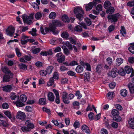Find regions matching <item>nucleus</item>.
Segmentation results:
<instances>
[{
    "label": "nucleus",
    "instance_id": "nucleus-35",
    "mask_svg": "<svg viewBox=\"0 0 134 134\" xmlns=\"http://www.w3.org/2000/svg\"><path fill=\"white\" fill-rule=\"evenodd\" d=\"M84 20L85 22L86 23L87 26H90L91 24V20L89 18H85Z\"/></svg>",
    "mask_w": 134,
    "mask_h": 134
},
{
    "label": "nucleus",
    "instance_id": "nucleus-1",
    "mask_svg": "<svg viewBox=\"0 0 134 134\" xmlns=\"http://www.w3.org/2000/svg\"><path fill=\"white\" fill-rule=\"evenodd\" d=\"M49 27H45L44 28V30L45 32H52L53 34L55 35H57L58 33V31L56 30V27L53 24V23H50L49 24Z\"/></svg>",
    "mask_w": 134,
    "mask_h": 134
},
{
    "label": "nucleus",
    "instance_id": "nucleus-20",
    "mask_svg": "<svg viewBox=\"0 0 134 134\" xmlns=\"http://www.w3.org/2000/svg\"><path fill=\"white\" fill-rule=\"evenodd\" d=\"M82 130L83 131L87 133H89L90 132V130L89 128L86 125H84L82 126Z\"/></svg>",
    "mask_w": 134,
    "mask_h": 134
},
{
    "label": "nucleus",
    "instance_id": "nucleus-34",
    "mask_svg": "<svg viewBox=\"0 0 134 134\" xmlns=\"http://www.w3.org/2000/svg\"><path fill=\"white\" fill-rule=\"evenodd\" d=\"M75 31L80 32L82 31V29L81 26L78 25L76 26L74 29Z\"/></svg>",
    "mask_w": 134,
    "mask_h": 134
},
{
    "label": "nucleus",
    "instance_id": "nucleus-8",
    "mask_svg": "<svg viewBox=\"0 0 134 134\" xmlns=\"http://www.w3.org/2000/svg\"><path fill=\"white\" fill-rule=\"evenodd\" d=\"M118 73V69L116 68H114L112 69L111 71L109 73V74L112 77H115L117 75Z\"/></svg>",
    "mask_w": 134,
    "mask_h": 134
},
{
    "label": "nucleus",
    "instance_id": "nucleus-41",
    "mask_svg": "<svg viewBox=\"0 0 134 134\" xmlns=\"http://www.w3.org/2000/svg\"><path fill=\"white\" fill-rule=\"evenodd\" d=\"M40 54L42 55L47 56L48 55H51L52 54V52L51 51L49 52H42L40 53Z\"/></svg>",
    "mask_w": 134,
    "mask_h": 134
},
{
    "label": "nucleus",
    "instance_id": "nucleus-55",
    "mask_svg": "<svg viewBox=\"0 0 134 134\" xmlns=\"http://www.w3.org/2000/svg\"><path fill=\"white\" fill-rule=\"evenodd\" d=\"M15 49L17 56L18 57H20L21 55V53L20 52V50L18 48H16Z\"/></svg>",
    "mask_w": 134,
    "mask_h": 134
},
{
    "label": "nucleus",
    "instance_id": "nucleus-49",
    "mask_svg": "<svg viewBox=\"0 0 134 134\" xmlns=\"http://www.w3.org/2000/svg\"><path fill=\"white\" fill-rule=\"evenodd\" d=\"M54 80L53 77L51 78L49 81L47 83L48 86H52L54 83Z\"/></svg>",
    "mask_w": 134,
    "mask_h": 134
},
{
    "label": "nucleus",
    "instance_id": "nucleus-60",
    "mask_svg": "<svg viewBox=\"0 0 134 134\" xmlns=\"http://www.w3.org/2000/svg\"><path fill=\"white\" fill-rule=\"evenodd\" d=\"M68 94L66 92H63L62 94V99H67V96Z\"/></svg>",
    "mask_w": 134,
    "mask_h": 134
},
{
    "label": "nucleus",
    "instance_id": "nucleus-16",
    "mask_svg": "<svg viewBox=\"0 0 134 134\" xmlns=\"http://www.w3.org/2000/svg\"><path fill=\"white\" fill-rule=\"evenodd\" d=\"M48 100L51 101H54V96L53 93L52 92H49L48 95Z\"/></svg>",
    "mask_w": 134,
    "mask_h": 134
},
{
    "label": "nucleus",
    "instance_id": "nucleus-15",
    "mask_svg": "<svg viewBox=\"0 0 134 134\" xmlns=\"http://www.w3.org/2000/svg\"><path fill=\"white\" fill-rule=\"evenodd\" d=\"M2 71L4 73L7 74H10L11 73V71L9 70V69L6 66L2 67L1 68Z\"/></svg>",
    "mask_w": 134,
    "mask_h": 134
},
{
    "label": "nucleus",
    "instance_id": "nucleus-12",
    "mask_svg": "<svg viewBox=\"0 0 134 134\" xmlns=\"http://www.w3.org/2000/svg\"><path fill=\"white\" fill-rule=\"evenodd\" d=\"M13 103L14 104H15L18 107H22L24 106V105L23 103H22L20 101L19 96L18 97V98L17 99V101L15 102H13Z\"/></svg>",
    "mask_w": 134,
    "mask_h": 134
},
{
    "label": "nucleus",
    "instance_id": "nucleus-6",
    "mask_svg": "<svg viewBox=\"0 0 134 134\" xmlns=\"http://www.w3.org/2000/svg\"><path fill=\"white\" fill-rule=\"evenodd\" d=\"M96 11L95 10H93V13L94 14L98 15L99 14V12L102 10V6L101 4H98L96 8Z\"/></svg>",
    "mask_w": 134,
    "mask_h": 134
},
{
    "label": "nucleus",
    "instance_id": "nucleus-3",
    "mask_svg": "<svg viewBox=\"0 0 134 134\" xmlns=\"http://www.w3.org/2000/svg\"><path fill=\"white\" fill-rule=\"evenodd\" d=\"M56 57L57 58V61L59 63H62L65 60V56L62 53H59L57 54Z\"/></svg>",
    "mask_w": 134,
    "mask_h": 134
},
{
    "label": "nucleus",
    "instance_id": "nucleus-43",
    "mask_svg": "<svg viewBox=\"0 0 134 134\" xmlns=\"http://www.w3.org/2000/svg\"><path fill=\"white\" fill-rule=\"evenodd\" d=\"M20 97L21 101L23 102H25L27 99V97L25 94L21 95Z\"/></svg>",
    "mask_w": 134,
    "mask_h": 134
},
{
    "label": "nucleus",
    "instance_id": "nucleus-14",
    "mask_svg": "<svg viewBox=\"0 0 134 134\" xmlns=\"http://www.w3.org/2000/svg\"><path fill=\"white\" fill-rule=\"evenodd\" d=\"M128 123L130 127L132 129H134L133 127L134 126V117L128 120Z\"/></svg>",
    "mask_w": 134,
    "mask_h": 134
},
{
    "label": "nucleus",
    "instance_id": "nucleus-64",
    "mask_svg": "<svg viewBox=\"0 0 134 134\" xmlns=\"http://www.w3.org/2000/svg\"><path fill=\"white\" fill-rule=\"evenodd\" d=\"M78 64L77 62L75 61H73L70 63L69 65L70 66H73L75 65H77Z\"/></svg>",
    "mask_w": 134,
    "mask_h": 134
},
{
    "label": "nucleus",
    "instance_id": "nucleus-56",
    "mask_svg": "<svg viewBox=\"0 0 134 134\" xmlns=\"http://www.w3.org/2000/svg\"><path fill=\"white\" fill-rule=\"evenodd\" d=\"M68 39H69L70 43L73 44H76V41L75 39L72 37H70Z\"/></svg>",
    "mask_w": 134,
    "mask_h": 134
},
{
    "label": "nucleus",
    "instance_id": "nucleus-13",
    "mask_svg": "<svg viewBox=\"0 0 134 134\" xmlns=\"http://www.w3.org/2000/svg\"><path fill=\"white\" fill-rule=\"evenodd\" d=\"M3 90L6 92H10L12 90V88L11 85H8L3 87Z\"/></svg>",
    "mask_w": 134,
    "mask_h": 134
},
{
    "label": "nucleus",
    "instance_id": "nucleus-44",
    "mask_svg": "<svg viewBox=\"0 0 134 134\" xmlns=\"http://www.w3.org/2000/svg\"><path fill=\"white\" fill-rule=\"evenodd\" d=\"M39 103L41 105H44L46 104V99L44 98H41L40 99Z\"/></svg>",
    "mask_w": 134,
    "mask_h": 134
},
{
    "label": "nucleus",
    "instance_id": "nucleus-23",
    "mask_svg": "<svg viewBox=\"0 0 134 134\" xmlns=\"http://www.w3.org/2000/svg\"><path fill=\"white\" fill-rule=\"evenodd\" d=\"M76 70L77 72L81 73L83 71V68L81 65H79L77 66Z\"/></svg>",
    "mask_w": 134,
    "mask_h": 134
},
{
    "label": "nucleus",
    "instance_id": "nucleus-62",
    "mask_svg": "<svg viewBox=\"0 0 134 134\" xmlns=\"http://www.w3.org/2000/svg\"><path fill=\"white\" fill-rule=\"evenodd\" d=\"M85 65V67L86 66V69L88 71H91V69L90 64L87 63H86Z\"/></svg>",
    "mask_w": 134,
    "mask_h": 134
},
{
    "label": "nucleus",
    "instance_id": "nucleus-17",
    "mask_svg": "<svg viewBox=\"0 0 134 134\" xmlns=\"http://www.w3.org/2000/svg\"><path fill=\"white\" fill-rule=\"evenodd\" d=\"M25 124L27 127L30 129H32L34 127L33 124L32 123L30 120L27 121L25 122Z\"/></svg>",
    "mask_w": 134,
    "mask_h": 134
},
{
    "label": "nucleus",
    "instance_id": "nucleus-58",
    "mask_svg": "<svg viewBox=\"0 0 134 134\" xmlns=\"http://www.w3.org/2000/svg\"><path fill=\"white\" fill-rule=\"evenodd\" d=\"M100 133L101 134H108V131L106 129H102L101 130Z\"/></svg>",
    "mask_w": 134,
    "mask_h": 134
},
{
    "label": "nucleus",
    "instance_id": "nucleus-22",
    "mask_svg": "<svg viewBox=\"0 0 134 134\" xmlns=\"http://www.w3.org/2000/svg\"><path fill=\"white\" fill-rule=\"evenodd\" d=\"M111 3L110 2L106 1L104 3V6L105 9H108L109 8L111 7Z\"/></svg>",
    "mask_w": 134,
    "mask_h": 134
},
{
    "label": "nucleus",
    "instance_id": "nucleus-45",
    "mask_svg": "<svg viewBox=\"0 0 134 134\" xmlns=\"http://www.w3.org/2000/svg\"><path fill=\"white\" fill-rule=\"evenodd\" d=\"M120 93L122 96H125L127 94V91L126 90L123 89L121 90Z\"/></svg>",
    "mask_w": 134,
    "mask_h": 134
},
{
    "label": "nucleus",
    "instance_id": "nucleus-26",
    "mask_svg": "<svg viewBox=\"0 0 134 134\" xmlns=\"http://www.w3.org/2000/svg\"><path fill=\"white\" fill-rule=\"evenodd\" d=\"M125 70L127 74H129L133 71V69L128 66H126L125 68Z\"/></svg>",
    "mask_w": 134,
    "mask_h": 134
},
{
    "label": "nucleus",
    "instance_id": "nucleus-51",
    "mask_svg": "<svg viewBox=\"0 0 134 134\" xmlns=\"http://www.w3.org/2000/svg\"><path fill=\"white\" fill-rule=\"evenodd\" d=\"M116 60L117 64H118V65H120L123 63V61L122 59L120 58H117Z\"/></svg>",
    "mask_w": 134,
    "mask_h": 134
},
{
    "label": "nucleus",
    "instance_id": "nucleus-40",
    "mask_svg": "<svg viewBox=\"0 0 134 134\" xmlns=\"http://www.w3.org/2000/svg\"><path fill=\"white\" fill-rule=\"evenodd\" d=\"M61 36L62 37L65 38L66 39H68V37L69 36V34L66 32H63L61 34Z\"/></svg>",
    "mask_w": 134,
    "mask_h": 134
},
{
    "label": "nucleus",
    "instance_id": "nucleus-36",
    "mask_svg": "<svg viewBox=\"0 0 134 134\" xmlns=\"http://www.w3.org/2000/svg\"><path fill=\"white\" fill-rule=\"evenodd\" d=\"M65 45L71 51L72 50L73 45L71 44L70 42L68 41H66L65 43Z\"/></svg>",
    "mask_w": 134,
    "mask_h": 134
},
{
    "label": "nucleus",
    "instance_id": "nucleus-61",
    "mask_svg": "<svg viewBox=\"0 0 134 134\" xmlns=\"http://www.w3.org/2000/svg\"><path fill=\"white\" fill-rule=\"evenodd\" d=\"M101 115V113H99V114L96 115L95 117L93 118V119H94L95 121H97L99 120L100 118Z\"/></svg>",
    "mask_w": 134,
    "mask_h": 134
},
{
    "label": "nucleus",
    "instance_id": "nucleus-5",
    "mask_svg": "<svg viewBox=\"0 0 134 134\" xmlns=\"http://www.w3.org/2000/svg\"><path fill=\"white\" fill-rule=\"evenodd\" d=\"M14 28L13 27L10 26L6 30V31L7 34L8 35L12 36L14 32Z\"/></svg>",
    "mask_w": 134,
    "mask_h": 134
},
{
    "label": "nucleus",
    "instance_id": "nucleus-27",
    "mask_svg": "<svg viewBox=\"0 0 134 134\" xmlns=\"http://www.w3.org/2000/svg\"><path fill=\"white\" fill-rule=\"evenodd\" d=\"M52 23L56 27L57 26H61L60 21L59 20H54L52 21Z\"/></svg>",
    "mask_w": 134,
    "mask_h": 134
},
{
    "label": "nucleus",
    "instance_id": "nucleus-63",
    "mask_svg": "<svg viewBox=\"0 0 134 134\" xmlns=\"http://www.w3.org/2000/svg\"><path fill=\"white\" fill-rule=\"evenodd\" d=\"M127 6L130 7H133L134 6V1H129L127 3Z\"/></svg>",
    "mask_w": 134,
    "mask_h": 134
},
{
    "label": "nucleus",
    "instance_id": "nucleus-32",
    "mask_svg": "<svg viewBox=\"0 0 134 134\" xmlns=\"http://www.w3.org/2000/svg\"><path fill=\"white\" fill-rule=\"evenodd\" d=\"M42 14L40 12H38L35 15V18L37 20H38L41 18Z\"/></svg>",
    "mask_w": 134,
    "mask_h": 134
},
{
    "label": "nucleus",
    "instance_id": "nucleus-9",
    "mask_svg": "<svg viewBox=\"0 0 134 134\" xmlns=\"http://www.w3.org/2000/svg\"><path fill=\"white\" fill-rule=\"evenodd\" d=\"M74 12L75 14L80 13H83L84 12L82 8L79 7H77L74 8Z\"/></svg>",
    "mask_w": 134,
    "mask_h": 134
},
{
    "label": "nucleus",
    "instance_id": "nucleus-42",
    "mask_svg": "<svg viewBox=\"0 0 134 134\" xmlns=\"http://www.w3.org/2000/svg\"><path fill=\"white\" fill-rule=\"evenodd\" d=\"M107 9L106 12L107 13L112 14L114 11V9L113 7H111L109 8L108 9Z\"/></svg>",
    "mask_w": 134,
    "mask_h": 134
},
{
    "label": "nucleus",
    "instance_id": "nucleus-38",
    "mask_svg": "<svg viewBox=\"0 0 134 134\" xmlns=\"http://www.w3.org/2000/svg\"><path fill=\"white\" fill-rule=\"evenodd\" d=\"M121 27V29L120 31V33L122 35L124 36H125L126 34V30L124 26H122Z\"/></svg>",
    "mask_w": 134,
    "mask_h": 134
},
{
    "label": "nucleus",
    "instance_id": "nucleus-31",
    "mask_svg": "<svg viewBox=\"0 0 134 134\" xmlns=\"http://www.w3.org/2000/svg\"><path fill=\"white\" fill-rule=\"evenodd\" d=\"M114 93L113 92H109L107 95V98L108 99H110L114 96Z\"/></svg>",
    "mask_w": 134,
    "mask_h": 134
},
{
    "label": "nucleus",
    "instance_id": "nucleus-28",
    "mask_svg": "<svg viewBox=\"0 0 134 134\" xmlns=\"http://www.w3.org/2000/svg\"><path fill=\"white\" fill-rule=\"evenodd\" d=\"M130 45L131 46L128 48V49L131 53L134 54V43H130Z\"/></svg>",
    "mask_w": 134,
    "mask_h": 134
},
{
    "label": "nucleus",
    "instance_id": "nucleus-33",
    "mask_svg": "<svg viewBox=\"0 0 134 134\" xmlns=\"http://www.w3.org/2000/svg\"><path fill=\"white\" fill-rule=\"evenodd\" d=\"M56 16V13L54 12L51 13L49 14V17L50 19H53L55 18Z\"/></svg>",
    "mask_w": 134,
    "mask_h": 134
},
{
    "label": "nucleus",
    "instance_id": "nucleus-7",
    "mask_svg": "<svg viewBox=\"0 0 134 134\" xmlns=\"http://www.w3.org/2000/svg\"><path fill=\"white\" fill-rule=\"evenodd\" d=\"M13 75L12 73H11L9 76L7 75H4L3 77V81L6 82L9 81L11 78H13Z\"/></svg>",
    "mask_w": 134,
    "mask_h": 134
},
{
    "label": "nucleus",
    "instance_id": "nucleus-21",
    "mask_svg": "<svg viewBox=\"0 0 134 134\" xmlns=\"http://www.w3.org/2000/svg\"><path fill=\"white\" fill-rule=\"evenodd\" d=\"M128 87L131 93H134V85L132 83H129Z\"/></svg>",
    "mask_w": 134,
    "mask_h": 134
},
{
    "label": "nucleus",
    "instance_id": "nucleus-48",
    "mask_svg": "<svg viewBox=\"0 0 134 134\" xmlns=\"http://www.w3.org/2000/svg\"><path fill=\"white\" fill-rule=\"evenodd\" d=\"M118 73L120 75L124 76L125 75V73L124 70L122 68L120 69L119 71L118 70Z\"/></svg>",
    "mask_w": 134,
    "mask_h": 134
},
{
    "label": "nucleus",
    "instance_id": "nucleus-25",
    "mask_svg": "<svg viewBox=\"0 0 134 134\" xmlns=\"http://www.w3.org/2000/svg\"><path fill=\"white\" fill-rule=\"evenodd\" d=\"M85 8L87 11L90 10L92 8V2H90L88 4H86Z\"/></svg>",
    "mask_w": 134,
    "mask_h": 134
},
{
    "label": "nucleus",
    "instance_id": "nucleus-53",
    "mask_svg": "<svg viewBox=\"0 0 134 134\" xmlns=\"http://www.w3.org/2000/svg\"><path fill=\"white\" fill-rule=\"evenodd\" d=\"M32 5L34 9L36 10H38L39 9V6L36 3H32Z\"/></svg>",
    "mask_w": 134,
    "mask_h": 134
},
{
    "label": "nucleus",
    "instance_id": "nucleus-37",
    "mask_svg": "<svg viewBox=\"0 0 134 134\" xmlns=\"http://www.w3.org/2000/svg\"><path fill=\"white\" fill-rule=\"evenodd\" d=\"M111 114L115 116L119 115V112L118 110L114 109L111 111Z\"/></svg>",
    "mask_w": 134,
    "mask_h": 134
},
{
    "label": "nucleus",
    "instance_id": "nucleus-46",
    "mask_svg": "<svg viewBox=\"0 0 134 134\" xmlns=\"http://www.w3.org/2000/svg\"><path fill=\"white\" fill-rule=\"evenodd\" d=\"M36 29H32L31 31H30L29 32L30 34H31L32 35L34 36H36Z\"/></svg>",
    "mask_w": 134,
    "mask_h": 134
},
{
    "label": "nucleus",
    "instance_id": "nucleus-29",
    "mask_svg": "<svg viewBox=\"0 0 134 134\" xmlns=\"http://www.w3.org/2000/svg\"><path fill=\"white\" fill-rule=\"evenodd\" d=\"M2 125L4 127H7L9 125L7 121H5L3 120H0V126Z\"/></svg>",
    "mask_w": 134,
    "mask_h": 134
},
{
    "label": "nucleus",
    "instance_id": "nucleus-4",
    "mask_svg": "<svg viewBox=\"0 0 134 134\" xmlns=\"http://www.w3.org/2000/svg\"><path fill=\"white\" fill-rule=\"evenodd\" d=\"M22 18L25 24L26 23L28 25H30L32 23V20L29 18L28 16L24 14L22 15Z\"/></svg>",
    "mask_w": 134,
    "mask_h": 134
},
{
    "label": "nucleus",
    "instance_id": "nucleus-57",
    "mask_svg": "<svg viewBox=\"0 0 134 134\" xmlns=\"http://www.w3.org/2000/svg\"><path fill=\"white\" fill-rule=\"evenodd\" d=\"M115 28V26L113 25H112L108 27V29L110 32L114 30Z\"/></svg>",
    "mask_w": 134,
    "mask_h": 134
},
{
    "label": "nucleus",
    "instance_id": "nucleus-19",
    "mask_svg": "<svg viewBox=\"0 0 134 134\" xmlns=\"http://www.w3.org/2000/svg\"><path fill=\"white\" fill-rule=\"evenodd\" d=\"M62 20L63 22L66 23H68L70 21L69 18L68 16L65 14H64L62 16Z\"/></svg>",
    "mask_w": 134,
    "mask_h": 134
},
{
    "label": "nucleus",
    "instance_id": "nucleus-54",
    "mask_svg": "<svg viewBox=\"0 0 134 134\" xmlns=\"http://www.w3.org/2000/svg\"><path fill=\"white\" fill-rule=\"evenodd\" d=\"M40 51V48H37L33 49L32 50V52L34 54H36L39 53Z\"/></svg>",
    "mask_w": 134,
    "mask_h": 134
},
{
    "label": "nucleus",
    "instance_id": "nucleus-59",
    "mask_svg": "<svg viewBox=\"0 0 134 134\" xmlns=\"http://www.w3.org/2000/svg\"><path fill=\"white\" fill-rule=\"evenodd\" d=\"M4 114L7 116L9 118H11V115L10 112L8 111H6L4 113Z\"/></svg>",
    "mask_w": 134,
    "mask_h": 134
},
{
    "label": "nucleus",
    "instance_id": "nucleus-11",
    "mask_svg": "<svg viewBox=\"0 0 134 134\" xmlns=\"http://www.w3.org/2000/svg\"><path fill=\"white\" fill-rule=\"evenodd\" d=\"M104 66L103 65L99 64L96 67V72L98 73H100L103 70Z\"/></svg>",
    "mask_w": 134,
    "mask_h": 134
},
{
    "label": "nucleus",
    "instance_id": "nucleus-50",
    "mask_svg": "<svg viewBox=\"0 0 134 134\" xmlns=\"http://www.w3.org/2000/svg\"><path fill=\"white\" fill-rule=\"evenodd\" d=\"M113 118L114 120L116 121H120L121 120V117L118 115L114 116Z\"/></svg>",
    "mask_w": 134,
    "mask_h": 134
},
{
    "label": "nucleus",
    "instance_id": "nucleus-10",
    "mask_svg": "<svg viewBox=\"0 0 134 134\" xmlns=\"http://www.w3.org/2000/svg\"><path fill=\"white\" fill-rule=\"evenodd\" d=\"M25 117V114L23 112L21 111L19 112L17 115L16 117L17 119H24Z\"/></svg>",
    "mask_w": 134,
    "mask_h": 134
},
{
    "label": "nucleus",
    "instance_id": "nucleus-2",
    "mask_svg": "<svg viewBox=\"0 0 134 134\" xmlns=\"http://www.w3.org/2000/svg\"><path fill=\"white\" fill-rule=\"evenodd\" d=\"M120 15V14L118 13L113 15H109L108 16L107 18L108 20H110L112 23L113 22L115 24V23L118 21Z\"/></svg>",
    "mask_w": 134,
    "mask_h": 134
},
{
    "label": "nucleus",
    "instance_id": "nucleus-52",
    "mask_svg": "<svg viewBox=\"0 0 134 134\" xmlns=\"http://www.w3.org/2000/svg\"><path fill=\"white\" fill-rule=\"evenodd\" d=\"M101 2L100 0H93V6H96L97 4L100 3Z\"/></svg>",
    "mask_w": 134,
    "mask_h": 134
},
{
    "label": "nucleus",
    "instance_id": "nucleus-47",
    "mask_svg": "<svg viewBox=\"0 0 134 134\" xmlns=\"http://www.w3.org/2000/svg\"><path fill=\"white\" fill-rule=\"evenodd\" d=\"M18 96L16 95L14 93H12L10 95V97L12 100H14L16 98L18 97Z\"/></svg>",
    "mask_w": 134,
    "mask_h": 134
},
{
    "label": "nucleus",
    "instance_id": "nucleus-18",
    "mask_svg": "<svg viewBox=\"0 0 134 134\" xmlns=\"http://www.w3.org/2000/svg\"><path fill=\"white\" fill-rule=\"evenodd\" d=\"M84 12L83 13H79L76 15V17L79 21L82 20L84 18L83 15Z\"/></svg>",
    "mask_w": 134,
    "mask_h": 134
},
{
    "label": "nucleus",
    "instance_id": "nucleus-30",
    "mask_svg": "<svg viewBox=\"0 0 134 134\" xmlns=\"http://www.w3.org/2000/svg\"><path fill=\"white\" fill-rule=\"evenodd\" d=\"M20 69L23 70H26L27 69L26 65L25 64L21 63L19 64Z\"/></svg>",
    "mask_w": 134,
    "mask_h": 134
},
{
    "label": "nucleus",
    "instance_id": "nucleus-39",
    "mask_svg": "<svg viewBox=\"0 0 134 134\" xmlns=\"http://www.w3.org/2000/svg\"><path fill=\"white\" fill-rule=\"evenodd\" d=\"M53 69V66H49L46 69V71L47 73L49 74L51 73Z\"/></svg>",
    "mask_w": 134,
    "mask_h": 134
},
{
    "label": "nucleus",
    "instance_id": "nucleus-24",
    "mask_svg": "<svg viewBox=\"0 0 134 134\" xmlns=\"http://www.w3.org/2000/svg\"><path fill=\"white\" fill-rule=\"evenodd\" d=\"M62 48L63 50L64 53L67 55H68L70 54V52L66 47L65 46H63Z\"/></svg>",
    "mask_w": 134,
    "mask_h": 134
}]
</instances>
